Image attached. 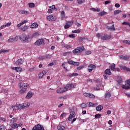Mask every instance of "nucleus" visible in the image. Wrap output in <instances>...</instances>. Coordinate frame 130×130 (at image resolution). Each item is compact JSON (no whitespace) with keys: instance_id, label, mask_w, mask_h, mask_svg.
Returning <instances> with one entry per match:
<instances>
[{"instance_id":"nucleus-1","label":"nucleus","mask_w":130,"mask_h":130,"mask_svg":"<svg viewBox=\"0 0 130 130\" xmlns=\"http://www.w3.org/2000/svg\"><path fill=\"white\" fill-rule=\"evenodd\" d=\"M19 86L20 87L21 89V90H20V93L21 94H24V93L26 92L27 88L29 87V84L21 82L19 84Z\"/></svg>"},{"instance_id":"nucleus-2","label":"nucleus","mask_w":130,"mask_h":130,"mask_svg":"<svg viewBox=\"0 0 130 130\" xmlns=\"http://www.w3.org/2000/svg\"><path fill=\"white\" fill-rule=\"evenodd\" d=\"M97 37L98 38H101L102 40H108V39H110L112 36L110 35H108L107 34H98L96 35Z\"/></svg>"},{"instance_id":"nucleus-3","label":"nucleus","mask_w":130,"mask_h":130,"mask_svg":"<svg viewBox=\"0 0 130 130\" xmlns=\"http://www.w3.org/2000/svg\"><path fill=\"white\" fill-rule=\"evenodd\" d=\"M84 50H85V48H84V47H77L73 51V52L74 54H75V53L80 54V53H82Z\"/></svg>"},{"instance_id":"nucleus-4","label":"nucleus","mask_w":130,"mask_h":130,"mask_svg":"<svg viewBox=\"0 0 130 130\" xmlns=\"http://www.w3.org/2000/svg\"><path fill=\"white\" fill-rule=\"evenodd\" d=\"M19 38L21 40V41H22V42H27L28 41V40L29 38H30V36L29 35H26L25 34H22V36H19Z\"/></svg>"},{"instance_id":"nucleus-5","label":"nucleus","mask_w":130,"mask_h":130,"mask_svg":"<svg viewBox=\"0 0 130 130\" xmlns=\"http://www.w3.org/2000/svg\"><path fill=\"white\" fill-rule=\"evenodd\" d=\"M35 45H36V46H40L41 45H44V40L43 39H40L39 40H37L36 42L34 43Z\"/></svg>"},{"instance_id":"nucleus-6","label":"nucleus","mask_w":130,"mask_h":130,"mask_svg":"<svg viewBox=\"0 0 130 130\" xmlns=\"http://www.w3.org/2000/svg\"><path fill=\"white\" fill-rule=\"evenodd\" d=\"M122 88L125 90H128V89H130V79L126 81L125 85H122Z\"/></svg>"},{"instance_id":"nucleus-7","label":"nucleus","mask_w":130,"mask_h":130,"mask_svg":"<svg viewBox=\"0 0 130 130\" xmlns=\"http://www.w3.org/2000/svg\"><path fill=\"white\" fill-rule=\"evenodd\" d=\"M32 130H45L43 126L38 124L35 125L32 129Z\"/></svg>"},{"instance_id":"nucleus-8","label":"nucleus","mask_w":130,"mask_h":130,"mask_svg":"<svg viewBox=\"0 0 130 130\" xmlns=\"http://www.w3.org/2000/svg\"><path fill=\"white\" fill-rule=\"evenodd\" d=\"M74 117H76V113L74 111H71L69 117H68V120H69V121H72L73 118H74Z\"/></svg>"},{"instance_id":"nucleus-9","label":"nucleus","mask_w":130,"mask_h":130,"mask_svg":"<svg viewBox=\"0 0 130 130\" xmlns=\"http://www.w3.org/2000/svg\"><path fill=\"white\" fill-rule=\"evenodd\" d=\"M76 86V84H69L67 85L66 87H64L65 89L68 91V90H71L73 88H75Z\"/></svg>"},{"instance_id":"nucleus-10","label":"nucleus","mask_w":130,"mask_h":130,"mask_svg":"<svg viewBox=\"0 0 130 130\" xmlns=\"http://www.w3.org/2000/svg\"><path fill=\"white\" fill-rule=\"evenodd\" d=\"M57 93L58 94H62V93H64V92H67V89L64 87L63 88H60L57 89Z\"/></svg>"},{"instance_id":"nucleus-11","label":"nucleus","mask_w":130,"mask_h":130,"mask_svg":"<svg viewBox=\"0 0 130 130\" xmlns=\"http://www.w3.org/2000/svg\"><path fill=\"white\" fill-rule=\"evenodd\" d=\"M84 96L85 97H89V98H95V96L93 93L85 92L83 93Z\"/></svg>"},{"instance_id":"nucleus-12","label":"nucleus","mask_w":130,"mask_h":130,"mask_svg":"<svg viewBox=\"0 0 130 130\" xmlns=\"http://www.w3.org/2000/svg\"><path fill=\"white\" fill-rule=\"evenodd\" d=\"M117 82L119 86H121L122 85V78L120 77H118L117 79Z\"/></svg>"},{"instance_id":"nucleus-13","label":"nucleus","mask_w":130,"mask_h":130,"mask_svg":"<svg viewBox=\"0 0 130 130\" xmlns=\"http://www.w3.org/2000/svg\"><path fill=\"white\" fill-rule=\"evenodd\" d=\"M106 29H108L109 31H114L115 30V27H114V24H113L112 26H107Z\"/></svg>"},{"instance_id":"nucleus-14","label":"nucleus","mask_w":130,"mask_h":130,"mask_svg":"<svg viewBox=\"0 0 130 130\" xmlns=\"http://www.w3.org/2000/svg\"><path fill=\"white\" fill-rule=\"evenodd\" d=\"M23 62H24V60L22 59H19L15 62V64H16V66H20V64H22Z\"/></svg>"},{"instance_id":"nucleus-15","label":"nucleus","mask_w":130,"mask_h":130,"mask_svg":"<svg viewBox=\"0 0 130 130\" xmlns=\"http://www.w3.org/2000/svg\"><path fill=\"white\" fill-rule=\"evenodd\" d=\"M33 95H34V94H33L32 92L29 91L26 96V99H30V98H31L33 96Z\"/></svg>"},{"instance_id":"nucleus-16","label":"nucleus","mask_w":130,"mask_h":130,"mask_svg":"<svg viewBox=\"0 0 130 130\" xmlns=\"http://www.w3.org/2000/svg\"><path fill=\"white\" fill-rule=\"evenodd\" d=\"M47 19L48 20V21H55V19H54L52 15H48L47 17Z\"/></svg>"},{"instance_id":"nucleus-17","label":"nucleus","mask_w":130,"mask_h":130,"mask_svg":"<svg viewBox=\"0 0 130 130\" xmlns=\"http://www.w3.org/2000/svg\"><path fill=\"white\" fill-rule=\"evenodd\" d=\"M29 27L31 29H34V28H37L38 27V23L36 22H34L31 25H30Z\"/></svg>"},{"instance_id":"nucleus-18","label":"nucleus","mask_w":130,"mask_h":130,"mask_svg":"<svg viewBox=\"0 0 130 130\" xmlns=\"http://www.w3.org/2000/svg\"><path fill=\"white\" fill-rule=\"evenodd\" d=\"M18 12L22 15H29V12L25 10H19Z\"/></svg>"},{"instance_id":"nucleus-19","label":"nucleus","mask_w":130,"mask_h":130,"mask_svg":"<svg viewBox=\"0 0 130 130\" xmlns=\"http://www.w3.org/2000/svg\"><path fill=\"white\" fill-rule=\"evenodd\" d=\"M111 97V93L109 92H106L105 94V98L106 100H108Z\"/></svg>"},{"instance_id":"nucleus-20","label":"nucleus","mask_w":130,"mask_h":130,"mask_svg":"<svg viewBox=\"0 0 130 130\" xmlns=\"http://www.w3.org/2000/svg\"><path fill=\"white\" fill-rule=\"evenodd\" d=\"M120 68L121 70H123L124 71H126L127 72H130V69L127 67H126L124 66L121 65L120 66Z\"/></svg>"},{"instance_id":"nucleus-21","label":"nucleus","mask_w":130,"mask_h":130,"mask_svg":"<svg viewBox=\"0 0 130 130\" xmlns=\"http://www.w3.org/2000/svg\"><path fill=\"white\" fill-rule=\"evenodd\" d=\"M29 29V26H27V25H25L24 26H22L20 28V30H21V31H27V29Z\"/></svg>"},{"instance_id":"nucleus-22","label":"nucleus","mask_w":130,"mask_h":130,"mask_svg":"<svg viewBox=\"0 0 130 130\" xmlns=\"http://www.w3.org/2000/svg\"><path fill=\"white\" fill-rule=\"evenodd\" d=\"M13 70H15L16 72H22L23 71V69H22L21 68L17 67H14L13 68Z\"/></svg>"},{"instance_id":"nucleus-23","label":"nucleus","mask_w":130,"mask_h":130,"mask_svg":"<svg viewBox=\"0 0 130 130\" xmlns=\"http://www.w3.org/2000/svg\"><path fill=\"white\" fill-rule=\"evenodd\" d=\"M120 58H122V59H124L125 60H127V59H129V56L126 55V56H123L122 55L120 56Z\"/></svg>"},{"instance_id":"nucleus-24","label":"nucleus","mask_w":130,"mask_h":130,"mask_svg":"<svg viewBox=\"0 0 130 130\" xmlns=\"http://www.w3.org/2000/svg\"><path fill=\"white\" fill-rule=\"evenodd\" d=\"M105 75H108L109 76H111V71H110V69H107L105 71Z\"/></svg>"},{"instance_id":"nucleus-25","label":"nucleus","mask_w":130,"mask_h":130,"mask_svg":"<svg viewBox=\"0 0 130 130\" xmlns=\"http://www.w3.org/2000/svg\"><path fill=\"white\" fill-rule=\"evenodd\" d=\"M16 108L18 110H19V109H24L23 104L16 105Z\"/></svg>"},{"instance_id":"nucleus-26","label":"nucleus","mask_w":130,"mask_h":130,"mask_svg":"<svg viewBox=\"0 0 130 130\" xmlns=\"http://www.w3.org/2000/svg\"><path fill=\"white\" fill-rule=\"evenodd\" d=\"M57 129L58 130H64L66 128L63 125H58L57 127Z\"/></svg>"},{"instance_id":"nucleus-27","label":"nucleus","mask_w":130,"mask_h":130,"mask_svg":"<svg viewBox=\"0 0 130 130\" xmlns=\"http://www.w3.org/2000/svg\"><path fill=\"white\" fill-rule=\"evenodd\" d=\"M110 68L112 71H116V68H115V64H113L110 66Z\"/></svg>"},{"instance_id":"nucleus-28","label":"nucleus","mask_w":130,"mask_h":130,"mask_svg":"<svg viewBox=\"0 0 130 130\" xmlns=\"http://www.w3.org/2000/svg\"><path fill=\"white\" fill-rule=\"evenodd\" d=\"M97 104H93L91 102L89 103L88 104V107H96L97 106Z\"/></svg>"},{"instance_id":"nucleus-29","label":"nucleus","mask_w":130,"mask_h":130,"mask_svg":"<svg viewBox=\"0 0 130 130\" xmlns=\"http://www.w3.org/2000/svg\"><path fill=\"white\" fill-rule=\"evenodd\" d=\"M96 109L97 111H101V110H102V109H103V107L101 105H99L96 107Z\"/></svg>"},{"instance_id":"nucleus-30","label":"nucleus","mask_w":130,"mask_h":130,"mask_svg":"<svg viewBox=\"0 0 130 130\" xmlns=\"http://www.w3.org/2000/svg\"><path fill=\"white\" fill-rule=\"evenodd\" d=\"M78 73H74L73 74H68V77H77L78 76Z\"/></svg>"},{"instance_id":"nucleus-31","label":"nucleus","mask_w":130,"mask_h":130,"mask_svg":"<svg viewBox=\"0 0 130 130\" xmlns=\"http://www.w3.org/2000/svg\"><path fill=\"white\" fill-rule=\"evenodd\" d=\"M23 104V109L24 108H26L27 107H29L30 106V104L28 103H25L24 104Z\"/></svg>"},{"instance_id":"nucleus-32","label":"nucleus","mask_w":130,"mask_h":130,"mask_svg":"<svg viewBox=\"0 0 130 130\" xmlns=\"http://www.w3.org/2000/svg\"><path fill=\"white\" fill-rule=\"evenodd\" d=\"M11 127L12 128H18V124L15 123L11 125Z\"/></svg>"},{"instance_id":"nucleus-33","label":"nucleus","mask_w":130,"mask_h":130,"mask_svg":"<svg viewBox=\"0 0 130 130\" xmlns=\"http://www.w3.org/2000/svg\"><path fill=\"white\" fill-rule=\"evenodd\" d=\"M28 6H29V7L30 8H35V4L32 3H30L28 4Z\"/></svg>"},{"instance_id":"nucleus-34","label":"nucleus","mask_w":130,"mask_h":130,"mask_svg":"<svg viewBox=\"0 0 130 130\" xmlns=\"http://www.w3.org/2000/svg\"><path fill=\"white\" fill-rule=\"evenodd\" d=\"M86 39H88L86 37H81L79 38V41H83V40H86Z\"/></svg>"},{"instance_id":"nucleus-35","label":"nucleus","mask_w":130,"mask_h":130,"mask_svg":"<svg viewBox=\"0 0 130 130\" xmlns=\"http://www.w3.org/2000/svg\"><path fill=\"white\" fill-rule=\"evenodd\" d=\"M119 13H121V10H116L114 12V15H118Z\"/></svg>"},{"instance_id":"nucleus-36","label":"nucleus","mask_w":130,"mask_h":130,"mask_svg":"<svg viewBox=\"0 0 130 130\" xmlns=\"http://www.w3.org/2000/svg\"><path fill=\"white\" fill-rule=\"evenodd\" d=\"M5 52H9V50L2 49L0 50V54L2 53H5Z\"/></svg>"},{"instance_id":"nucleus-37","label":"nucleus","mask_w":130,"mask_h":130,"mask_svg":"<svg viewBox=\"0 0 130 130\" xmlns=\"http://www.w3.org/2000/svg\"><path fill=\"white\" fill-rule=\"evenodd\" d=\"M71 52H67L63 53V56H68V55H70L71 54Z\"/></svg>"},{"instance_id":"nucleus-38","label":"nucleus","mask_w":130,"mask_h":130,"mask_svg":"<svg viewBox=\"0 0 130 130\" xmlns=\"http://www.w3.org/2000/svg\"><path fill=\"white\" fill-rule=\"evenodd\" d=\"M11 122L12 123H15V122H17V118H13L11 119Z\"/></svg>"},{"instance_id":"nucleus-39","label":"nucleus","mask_w":130,"mask_h":130,"mask_svg":"<svg viewBox=\"0 0 130 130\" xmlns=\"http://www.w3.org/2000/svg\"><path fill=\"white\" fill-rule=\"evenodd\" d=\"M85 0H77L78 4H79V5H82L83 3H85Z\"/></svg>"},{"instance_id":"nucleus-40","label":"nucleus","mask_w":130,"mask_h":130,"mask_svg":"<svg viewBox=\"0 0 130 130\" xmlns=\"http://www.w3.org/2000/svg\"><path fill=\"white\" fill-rule=\"evenodd\" d=\"M44 76V74H43L42 73H40V74L38 75V78H39V79H42V78H43V76Z\"/></svg>"},{"instance_id":"nucleus-41","label":"nucleus","mask_w":130,"mask_h":130,"mask_svg":"<svg viewBox=\"0 0 130 130\" xmlns=\"http://www.w3.org/2000/svg\"><path fill=\"white\" fill-rule=\"evenodd\" d=\"M13 39L14 40V42H16V41H18V40L20 39V36H16L15 38H13Z\"/></svg>"},{"instance_id":"nucleus-42","label":"nucleus","mask_w":130,"mask_h":130,"mask_svg":"<svg viewBox=\"0 0 130 130\" xmlns=\"http://www.w3.org/2000/svg\"><path fill=\"white\" fill-rule=\"evenodd\" d=\"M61 18H64V17H66L64 11H62L61 12Z\"/></svg>"},{"instance_id":"nucleus-43","label":"nucleus","mask_w":130,"mask_h":130,"mask_svg":"<svg viewBox=\"0 0 130 130\" xmlns=\"http://www.w3.org/2000/svg\"><path fill=\"white\" fill-rule=\"evenodd\" d=\"M8 42H11L12 43H14V42H15V41L14 40V38H10L8 40Z\"/></svg>"},{"instance_id":"nucleus-44","label":"nucleus","mask_w":130,"mask_h":130,"mask_svg":"<svg viewBox=\"0 0 130 130\" xmlns=\"http://www.w3.org/2000/svg\"><path fill=\"white\" fill-rule=\"evenodd\" d=\"M88 68H91L92 69H95L96 68V66L93 64H90L88 65Z\"/></svg>"},{"instance_id":"nucleus-45","label":"nucleus","mask_w":130,"mask_h":130,"mask_svg":"<svg viewBox=\"0 0 130 130\" xmlns=\"http://www.w3.org/2000/svg\"><path fill=\"white\" fill-rule=\"evenodd\" d=\"M48 72V70H45L43 71L42 73H43V75H44V76H45V75H46V74H47Z\"/></svg>"},{"instance_id":"nucleus-46","label":"nucleus","mask_w":130,"mask_h":130,"mask_svg":"<svg viewBox=\"0 0 130 130\" xmlns=\"http://www.w3.org/2000/svg\"><path fill=\"white\" fill-rule=\"evenodd\" d=\"M123 43H125V44H127L128 45H129L130 41L128 40H124L123 41Z\"/></svg>"},{"instance_id":"nucleus-47","label":"nucleus","mask_w":130,"mask_h":130,"mask_svg":"<svg viewBox=\"0 0 130 130\" xmlns=\"http://www.w3.org/2000/svg\"><path fill=\"white\" fill-rule=\"evenodd\" d=\"M73 33H81V29H77L76 30H73Z\"/></svg>"},{"instance_id":"nucleus-48","label":"nucleus","mask_w":130,"mask_h":130,"mask_svg":"<svg viewBox=\"0 0 130 130\" xmlns=\"http://www.w3.org/2000/svg\"><path fill=\"white\" fill-rule=\"evenodd\" d=\"M70 27H71V24H69V23H67L66 25H64L65 29H69Z\"/></svg>"},{"instance_id":"nucleus-49","label":"nucleus","mask_w":130,"mask_h":130,"mask_svg":"<svg viewBox=\"0 0 130 130\" xmlns=\"http://www.w3.org/2000/svg\"><path fill=\"white\" fill-rule=\"evenodd\" d=\"M69 37H70V38H75V37H76V35H75L74 34L69 35Z\"/></svg>"},{"instance_id":"nucleus-50","label":"nucleus","mask_w":130,"mask_h":130,"mask_svg":"<svg viewBox=\"0 0 130 130\" xmlns=\"http://www.w3.org/2000/svg\"><path fill=\"white\" fill-rule=\"evenodd\" d=\"M91 53H92V52L91 51H86L85 52V54L86 55H89V54H91Z\"/></svg>"},{"instance_id":"nucleus-51","label":"nucleus","mask_w":130,"mask_h":130,"mask_svg":"<svg viewBox=\"0 0 130 130\" xmlns=\"http://www.w3.org/2000/svg\"><path fill=\"white\" fill-rule=\"evenodd\" d=\"M81 107L82 108H86V107H87V105L85 103L81 104Z\"/></svg>"},{"instance_id":"nucleus-52","label":"nucleus","mask_w":130,"mask_h":130,"mask_svg":"<svg viewBox=\"0 0 130 130\" xmlns=\"http://www.w3.org/2000/svg\"><path fill=\"white\" fill-rule=\"evenodd\" d=\"M8 89H3L1 91V93H7L8 92Z\"/></svg>"},{"instance_id":"nucleus-53","label":"nucleus","mask_w":130,"mask_h":130,"mask_svg":"<svg viewBox=\"0 0 130 130\" xmlns=\"http://www.w3.org/2000/svg\"><path fill=\"white\" fill-rule=\"evenodd\" d=\"M67 116V113H62L60 115V117L64 118Z\"/></svg>"},{"instance_id":"nucleus-54","label":"nucleus","mask_w":130,"mask_h":130,"mask_svg":"<svg viewBox=\"0 0 130 130\" xmlns=\"http://www.w3.org/2000/svg\"><path fill=\"white\" fill-rule=\"evenodd\" d=\"M101 115L100 114H97L95 115V118H100Z\"/></svg>"},{"instance_id":"nucleus-55","label":"nucleus","mask_w":130,"mask_h":130,"mask_svg":"<svg viewBox=\"0 0 130 130\" xmlns=\"http://www.w3.org/2000/svg\"><path fill=\"white\" fill-rule=\"evenodd\" d=\"M122 25H128V26H129H129H130V23L128 22H123L122 23Z\"/></svg>"},{"instance_id":"nucleus-56","label":"nucleus","mask_w":130,"mask_h":130,"mask_svg":"<svg viewBox=\"0 0 130 130\" xmlns=\"http://www.w3.org/2000/svg\"><path fill=\"white\" fill-rule=\"evenodd\" d=\"M12 25V22H8L5 24L6 27H10Z\"/></svg>"},{"instance_id":"nucleus-57","label":"nucleus","mask_w":130,"mask_h":130,"mask_svg":"<svg viewBox=\"0 0 130 130\" xmlns=\"http://www.w3.org/2000/svg\"><path fill=\"white\" fill-rule=\"evenodd\" d=\"M80 63L78 62H74L73 66H75L76 67H78V66H79Z\"/></svg>"},{"instance_id":"nucleus-58","label":"nucleus","mask_w":130,"mask_h":130,"mask_svg":"<svg viewBox=\"0 0 130 130\" xmlns=\"http://www.w3.org/2000/svg\"><path fill=\"white\" fill-rule=\"evenodd\" d=\"M52 56V55H49V54L46 55V58L50 59L51 58Z\"/></svg>"},{"instance_id":"nucleus-59","label":"nucleus","mask_w":130,"mask_h":130,"mask_svg":"<svg viewBox=\"0 0 130 130\" xmlns=\"http://www.w3.org/2000/svg\"><path fill=\"white\" fill-rule=\"evenodd\" d=\"M6 129V126L4 125L0 126V130H5Z\"/></svg>"},{"instance_id":"nucleus-60","label":"nucleus","mask_w":130,"mask_h":130,"mask_svg":"<svg viewBox=\"0 0 130 130\" xmlns=\"http://www.w3.org/2000/svg\"><path fill=\"white\" fill-rule=\"evenodd\" d=\"M105 13L106 12H100L99 15V16H104V15H105Z\"/></svg>"},{"instance_id":"nucleus-61","label":"nucleus","mask_w":130,"mask_h":130,"mask_svg":"<svg viewBox=\"0 0 130 130\" xmlns=\"http://www.w3.org/2000/svg\"><path fill=\"white\" fill-rule=\"evenodd\" d=\"M74 62H75V61H73V60H69V61H68V63H69V64H72V66H73Z\"/></svg>"},{"instance_id":"nucleus-62","label":"nucleus","mask_w":130,"mask_h":130,"mask_svg":"<svg viewBox=\"0 0 130 130\" xmlns=\"http://www.w3.org/2000/svg\"><path fill=\"white\" fill-rule=\"evenodd\" d=\"M50 9H51V10H55L56 8H55V5H53L50 7Z\"/></svg>"},{"instance_id":"nucleus-63","label":"nucleus","mask_w":130,"mask_h":130,"mask_svg":"<svg viewBox=\"0 0 130 130\" xmlns=\"http://www.w3.org/2000/svg\"><path fill=\"white\" fill-rule=\"evenodd\" d=\"M11 108H12L13 110H17V106H12Z\"/></svg>"},{"instance_id":"nucleus-64","label":"nucleus","mask_w":130,"mask_h":130,"mask_svg":"<svg viewBox=\"0 0 130 130\" xmlns=\"http://www.w3.org/2000/svg\"><path fill=\"white\" fill-rule=\"evenodd\" d=\"M0 120H2V121H6L7 119L5 118L0 117Z\"/></svg>"}]
</instances>
